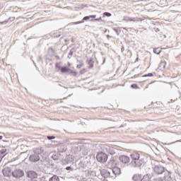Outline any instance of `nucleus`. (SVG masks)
I'll list each match as a JSON object with an SVG mask.
<instances>
[{"label":"nucleus","mask_w":181,"mask_h":181,"mask_svg":"<svg viewBox=\"0 0 181 181\" xmlns=\"http://www.w3.org/2000/svg\"><path fill=\"white\" fill-rule=\"evenodd\" d=\"M96 159L100 163H105L108 160V156L105 153L100 152L96 155Z\"/></svg>","instance_id":"obj_1"},{"label":"nucleus","mask_w":181,"mask_h":181,"mask_svg":"<svg viewBox=\"0 0 181 181\" xmlns=\"http://www.w3.org/2000/svg\"><path fill=\"white\" fill-rule=\"evenodd\" d=\"M130 165L133 168H141V165H144V158H140L134 161H131Z\"/></svg>","instance_id":"obj_2"},{"label":"nucleus","mask_w":181,"mask_h":181,"mask_svg":"<svg viewBox=\"0 0 181 181\" xmlns=\"http://www.w3.org/2000/svg\"><path fill=\"white\" fill-rule=\"evenodd\" d=\"M153 170L156 175H162V173L165 172V167L160 165H157L154 166Z\"/></svg>","instance_id":"obj_3"},{"label":"nucleus","mask_w":181,"mask_h":181,"mask_svg":"<svg viewBox=\"0 0 181 181\" xmlns=\"http://www.w3.org/2000/svg\"><path fill=\"white\" fill-rule=\"evenodd\" d=\"M23 175H25V173L23 172V170L18 169V170H15L13 173H12V175L13 176V177L16 178H19V177H22V176H23Z\"/></svg>","instance_id":"obj_4"},{"label":"nucleus","mask_w":181,"mask_h":181,"mask_svg":"<svg viewBox=\"0 0 181 181\" xmlns=\"http://www.w3.org/2000/svg\"><path fill=\"white\" fill-rule=\"evenodd\" d=\"M30 162L36 163L40 160V157L39 155L36 154L35 153L31 154L29 157Z\"/></svg>","instance_id":"obj_5"},{"label":"nucleus","mask_w":181,"mask_h":181,"mask_svg":"<svg viewBox=\"0 0 181 181\" xmlns=\"http://www.w3.org/2000/svg\"><path fill=\"white\" fill-rule=\"evenodd\" d=\"M119 160L122 163H124V165H128L131 160L129 159V157H128L127 156H120L119 157Z\"/></svg>","instance_id":"obj_6"},{"label":"nucleus","mask_w":181,"mask_h":181,"mask_svg":"<svg viewBox=\"0 0 181 181\" xmlns=\"http://www.w3.org/2000/svg\"><path fill=\"white\" fill-rule=\"evenodd\" d=\"M4 176H6V177H9L12 175V171L11 170L10 168H5L2 170Z\"/></svg>","instance_id":"obj_7"},{"label":"nucleus","mask_w":181,"mask_h":181,"mask_svg":"<svg viewBox=\"0 0 181 181\" xmlns=\"http://www.w3.org/2000/svg\"><path fill=\"white\" fill-rule=\"evenodd\" d=\"M27 176L30 179H36V177H37V173L35 171H28Z\"/></svg>","instance_id":"obj_8"},{"label":"nucleus","mask_w":181,"mask_h":181,"mask_svg":"<svg viewBox=\"0 0 181 181\" xmlns=\"http://www.w3.org/2000/svg\"><path fill=\"white\" fill-rule=\"evenodd\" d=\"M33 152H35V154L38 155V156H39L40 155H42V153H43V152H45V148H43L42 147L35 148H34Z\"/></svg>","instance_id":"obj_9"},{"label":"nucleus","mask_w":181,"mask_h":181,"mask_svg":"<svg viewBox=\"0 0 181 181\" xmlns=\"http://www.w3.org/2000/svg\"><path fill=\"white\" fill-rule=\"evenodd\" d=\"M130 157H131L132 161H134V160H136L141 158V156L138 153H132L130 155Z\"/></svg>","instance_id":"obj_10"},{"label":"nucleus","mask_w":181,"mask_h":181,"mask_svg":"<svg viewBox=\"0 0 181 181\" xmlns=\"http://www.w3.org/2000/svg\"><path fill=\"white\" fill-rule=\"evenodd\" d=\"M61 71H62V73H69L71 71V73H74L75 76L77 74V73L76 71H73L70 70V69H68L66 66L62 67Z\"/></svg>","instance_id":"obj_11"},{"label":"nucleus","mask_w":181,"mask_h":181,"mask_svg":"<svg viewBox=\"0 0 181 181\" xmlns=\"http://www.w3.org/2000/svg\"><path fill=\"white\" fill-rule=\"evenodd\" d=\"M112 171L114 173V175H121V168H119L118 167H114L112 168Z\"/></svg>","instance_id":"obj_12"},{"label":"nucleus","mask_w":181,"mask_h":181,"mask_svg":"<svg viewBox=\"0 0 181 181\" xmlns=\"http://www.w3.org/2000/svg\"><path fill=\"white\" fill-rule=\"evenodd\" d=\"M142 180V175L136 174L133 176V180L134 181H141Z\"/></svg>","instance_id":"obj_13"},{"label":"nucleus","mask_w":181,"mask_h":181,"mask_svg":"<svg viewBox=\"0 0 181 181\" xmlns=\"http://www.w3.org/2000/svg\"><path fill=\"white\" fill-rule=\"evenodd\" d=\"M164 179L165 180H168V179H170V173L168 170H164Z\"/></svg>","instance_id":"obj_14"},{"label":"nucleus","mask_w":181,"mask_h":181,"mask_svg":"<svg viewBox=\"0 0 181 181\" xmlns=\"http://www.w3.org/2000/svg\"><path fill=\"white\" fill-rule=\"evenodd\" d=\"M88 64L89 65V69H93V67H94V61H93V59L88 61Z\"/></svg>","instance_id":"obj_15"},{"label":"nucleus","mask_w":181,"mask_h":181,"mask_svg":"<svg viewBox=\"0 0 181 181\" xmlns=\"http://www.w3.org/2000/svg\"><path fill=\"white\" fill-rule=\"evenodd\" d=\"M49 181H60L57 175H54L52 177L49 178Z\"/></svg>","instance_id":"obj_16"},{"label":"nucleus","mask_w":181,"mask_h":181,"mask_svg":"<svg viewBox=\"0 0 181 181\" xmlns=\"http://www.w3.org/2000/svg\"><path fill=\"white\" fill-rule=\"evenodd\" d=\"M161 50L159 48H156L153 49V53L156 54H160Z\"/></svg>","instance_id":"obj_17"},{"label":"nucleus","mask_w":181,"mask_h":181,"mask_svg":"<svg viewBox=\"0 0 181 181\" xmlns=\"http://www.w3.org/2000/svg\"><path fill=\"white\" fill-rule=\"evenodd\" d=\"M52 159H53V160H57L59 159V156H57L56 154H53L52 156Z\"/></svg>","instance_id":"obj_18"},{"label":"nucleus","mask_w":181,"mask_h":181,"mask_svg":"<svg viewBox=\"0 0 181 181\" xmlns=\"http://www.w3.org/2000/svg\"><path fill=\"white\" fill-rule=\"evenodd\" d=\"M132 88L137 89L139 88V86L136 83H133L131 85Z\"/></svg>","instance_id":"obj_19"},{"label":"nucleus","mask_w":181,"mask_h":181,"mask_svg":"<svg viewBox=\"0 0 181 181\" xmlns=\"http://www.w3.org/2000/svg\"><path fill=\"white\" fill-rule=\"evenodd\" d=\"M80 23H84V21L73 22L71 23V25H80Z\"/></svg>","instance_id":"obj_20"},{"label":"nucleus","mask_w":181,"mask_h":181,"mask_svg":"<svg viewBox=\"0 0 181 181\" xmlns=\"http://www.w3.org/2000/svg\"><path fill=\"white\" fill-rule=\"evenodd\" d=\"M152 76H153V74L152 73H149L148 74H145L143 76V77H152Z\"/></svg>","instance_id":"obj_21"},{"label":"nucleus","mask_w":181,"mask_h":181,"mask_svg":"<svg viewBox=\"0 0 181 181\" xmlns=\"http://www.w3.org/2000/svg\"><path fill=\"white\" fill-rule=\"evenodd\" d=\"M71 56H73V51L71 50L68 54L69 59H71Z\"/></svg>","instance_id":"obj_22"},{"label":"nucleus","mask_w":181,"mask_h":181,"mask_svg":"<svg viewBox=\"0 0 181 181\" xmlns=\"http://www.w3.org/2000/svg\"><path fill=\"white\" fill-rule=\"evenodd\" d=\"M55 136H47V139H49V141L52 139H55Z\"/></svg>","instance_id":"obj_23"},{"label":"nucleus","mask_w":181,"mask_h":181,"mask_svg":"<svg viewBox=\"0 0 181 181\" xmlns=\"http://www.w3.org/2000/svg\"><path fill=\"white\" fill-rule=\"evenodd\" d=\"M66 159H69V162H73V158L71 156H66Z\"/></svg>","instance_id":"obj_24"},{"label":"nucleus","mask_w":181,"mask_h":181,"mask_svg":"<svg viewBox=\"0 0 181 181\" xmlns=\"http://www.w3.org/2000/svg\"><path fill=\"white\" fill-rule=\"evenodd\" d=\"M104 15H105V16H107L108 18H110V16H111V13H110L108 12L104 13Z\"/></svg>","instance_id":"obj_25"},{"label":"nucleus","mask_w":181,"mask_h":181,"mask_svg":"<svg viewBox=\"0 0 181 181\" xmlns=\"http://www.w3.org/2000/svg\"><path fill=\"white\" fill-rule=\"evenodd\" d=\"M88 19H90V16H85V17L83 18V21H88Z\"/></svg>","instance_id":"obj_26"},{"label":"nucleus","mask_w":181,"mask_h":181,"mask_svg":"<svg viewBox=\"0 0 181 181\" xmlns=\"http://www.w3.org/2000/svg\"><path fill=\"white\" fill-rule=\"evenodd\" d=\"M96 16H95V15L89 16V19H90V18L95 19Z\"/></svg>","instance_id":"obj_27"},{"label":"nucleus","mask_w":181,"mask_h":181,"mask_svg":"<svg viewBox=\"0 0 181 181\" xmlns=\"http://www.w3.org/2000/svg\"><path fill=\"white\" fill-rule=\"evenodd\" d=\"M6 149H2V150L1 151V153H2V155H4V153H6Z\"/></svg>","instance_id":"obj_28"},{"label":"nucleus","mask_w":181,"mask_h":181,"mask_svg":"<svg viewBox=\"0 0 181 181\" xmlns=\"http://www.w3.org/2000/svg\"><path fill=\"white\" fill-rule=\"evenodd\" d=\"M155 181H163V179H162V177H158L156 179Z\"/></svg>","instance_id":"obj_29"},{"label":"nucleus","mask_w":181,"mask_h":181,"mask_svg":"<svg viewBox=\"0 0 181 181\" xmlns=\"http://www.w3.org/2000/svg\"><path fill=\"white\" fill-rule=\"evenodd\" d=\"M94 21H97V22H100V21H102V19H101V18H95Z\"/></svg>","instance_id":"obj_30"},{"label":"nucleus","mask_w":181,"mask_h":181,"mask_svg":"<svg viewBox=\"0 0 181 181\" xmlns=\"http://www.w3.org/2000/svg\"><path fill=\"white\" fill-rule=\"evenodd\" d=\"M6 23H8V21H3L0 23L1 25H6Z\"/></svg>","instance_id":"obj_31"},{"label":"nucleus","mask_w":181,"mask_h":181,"mask_svg":"<svg viewBox=\"0 0 181 181\" xmlns=\"http://www.w3.org/2000/svg\"><path fill=\"white\" fill-rule=\"evenodd\" d=\"M81 67H83V64H78L76 66L77 69H81Z\"/></svg>","instance_id":"obj_32"},{"label":"nucleus","mask_w":181,"mask_h":181,"mask_svg":"<svg viewBox=\"0 0 181 181\" xmlns=\"http://www.w3.org/2000/svg\"><path fill=\"white\" fill-rule=\"evenodd\" d=\"M9 21H11V22H12V21H15V17L10 18Z\"/></svg>","instance_id":"obj_33"},{"label":"nucleus","mask_w":181,"mask_h":181,"mask_svg":"<svg viewBox=\"0 0 181 181\" xmlns=\"http://www.w3.org/2000/svg\"><path fill=\"white\" fill-rule=\"evenodd\" d=\"M105 174H106V176H110V172H108V171H106Z\"/></svg>","instance_id":"obj_34"},{"label":"nucleus","mask_w":181,"mask_h":181,"mask_svg":"<svg viewBox=\"0 0 181 181\" xmlns=\"http://www.w3.org/2000/svg\"><path fill=\"white\" fill-rule=\"evenodd\" d=\"M70 169H71V167H70V166L66 167V170H70Z\"/></svg>","instance_id":"obj_35"},{"label":"nucleus","mask_w":181,"mask_h":181,"mask_svg":"<svg viewBox=\"0 0 181 181\" xmlns=\"http://www.w3.org/2000/svg\"><path fill=\"white\" fill-rule=\"evenodd\" d=\"M56 67L57 68V69H62V68H60V66H59V65L57 64H56Z\"/></svg>","instance_id":"obj_36"},{"label":"nucleus","mask_w":181,"mask_h":181,"mask_svg":"<svg viewBox=\"0 0 181 181\" xmlns=\"http://www.w3.org/2000/svg\"><path fill=\"white\" fill-rule=\"evenodd\" d=\"M56 59H60V57L59 55L55 56Z\"/></svg>","instance_id":"obj_37"},{"label":"nucleus","mask_w":181,"mask_h":181,"mask_svg":"<svg viewBox=\"0 0 181 181\" xmlns=\"http://www.w3.org/2000/svg\"><path fill=\"white\" fill-rule=\"evenodd\" d=\"M107 39H110V37H112L110 35H107Z\"/></svg>","instance_id":"obj_38"},{"label":"nucleus","mask_w":181,"mask_h":181,"mask_svg":"<svg viewBox=\"0 0 181 181\" xmlns=\"http://www.w3.org/2000/svg\"><path fill=\"white\" fill-rule=\"evenodd\" d=\"M114 153H115V152L110 153L111 155H114Z\"/></svg>","instance_id":"obj_39"},{"label":"nucleus","mask_w":181,"mask_h":181,"mask_svg":"<svg viewBox=\"0 0 181 181\" xmlns=\"http://www.w3.org/2000/svg\"><path fill=\"white\" fill-rule=\"evenodd\" d=\"M2 138H3L2 136H0V139H2Z\"/></svg>","instance_id":"obj_40"},{"label":"nucleus","mask_w":181,"mask_h":181,"mask_svg":"<svg viewBox=\"0 0 181 181\" xmlns=\"http://www.w3.org/2000/svg\"><path fill=\"white\" fill-rule=\"evenodd\" d=\"M4 156H5V155H4V156H2V158H4Z\"/></svg>","instance_id":"obj_41"}]
</instances>
